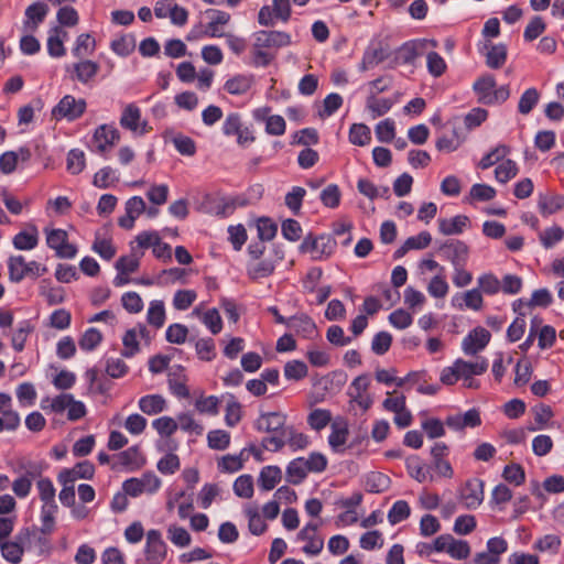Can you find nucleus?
Segmentation results:
<instances>
[{
	"label": "nucleus",
	"mask_w": 564,
	"mask_h": 564,
	"mask_svg": "<svg viewBox=\"0 0 564 564\" xmlns=\"http://www.w3.org/2000/svg\"><path fill=\"white\" fill-rule=\"evenodd\" d=\"M119 140V131L108 124H101L94 133V144L99 153L106 152Z\"/></svg>",
	"instance_id": "nucleus-15"
},
{
	"label": "nucleus",
	"mask_w": 564,
	"mask_h": 564,
	"mask_svg": "<svg viewBox=\"0 0 564 564\" xmlns=\"http://www.w3.org/2000/svg\"><path fill=\"white\" fill-rule=\"evenodd\" d=\"M256 46L281 48L291 44V36L282 31H259L254 33Z\"/></svg>",
	"instance_id": "nucleus-14"
},
{
	"label": "nucleus",
	"mask_w": 564,
	"mask_h": 564,
	"mask_svg": "<svg viewBox=\"0 0 564 564\" xmlns=\"http://www.w3.org/2000/svg\"><path fill=\"white\" fill-rule=\"evenodd\" d=\"M376 137L380 142L389 143L394 139L395 135V127L394 121L391 119H386L380 121L375 129Z\"/></svg>",
	"instance_id": "nucleus-64"
},
{
	"label": "nucleus",
	"mask_w": 564,
	"mask_h": 564,
	"mask_svg": "<svg viewBox=\"0 0 564 564\" xmlns=\"http://www.w3.org/2000/svg\"><path fill=\"white\" fill-rule=\"evenodd\" d=\"M96 47L95 40L88 33H83L77 36L76 43L72 53L75 57L83 58L94 53Z\"/></svg>",
	"instance_id": "nucleus-37"
},
{
	"label": "nucleus",
	"mask_w": 564,
	"mask_h": 564,
	"mask_svg": "<svg viewBox=\"0 0 564 564\" xmlns=\"http://www.w3.org/2000/svg\"><path fill=\"white\" fill-rule=\"evenodd\" d=\"M167 539L178 547H186L191 544L192 538L188 531L182 527L171 524L167 528Z\"/></svg>",
	"instance_id": "nucleus-45"
},
{
	"label": "nucleus",
	"mask_w": 564,
	"mask_h": 564,
	"mask_svg": "<svg viewBox=\"0 0 564 564\" xmlns=\"http://www.w3.org/2000/svg\"><path fill=\"white\" fill-rule=\"evenodd\" d=\"M207 443L213 449L224 451L230 444V434L224 430H213L207 434Z\"/></svg>",
	"instance_id": "nucleus-50"
},
{
	"label": "nucleus",
	"mask_w": 564,
	"mask_h": 564,
	"mask_svg": "<svg viewBox=\"0 0 564 564\" xmlns=\"http://www.w3.org/2000/svg\"><path fill=\"white\" fill-rule=\"evenodd\" d=\"M9 279L14 283L25 278L37 279L47 272V268L36 261H25L23 256H12L8 259Z\"/></svg>",
	"instance_id": "nucleus-1"
},
{
	"label": "nucleus",
	"mask_w": 564,
	"mask_h": 564,
	"mask_svg": "<svg viewBox=\"0 0 564 564\" xmlns=\"http://www.w3.org/2000/svg\"><path fill=\"white\" fill-rule=\"evenodd\" d=\"M0 416L7 422V430L14 431L19 427L21 419L18 412L11 409V397L0 392Z\"/></svg>",
	"instance_id": "nucleus-23"
},
{
	"label": "nucleus",
	"mask_w": 564,
	"mask_h": 564,
	"mask_svg": "<svg viewBox=\"0 0 564 564\" xmlns=\"http://www.w3.org/2000/svg\"><path fill=\"white\" fill-rule=\"evenodd\" d=\"M508 542L501 536H495L487 541V558L496 560L500 563V555L507 552Z\"/></svg>",
	"instance_id": "nucleus-52"
},
{
	"label": "nucleus",
	"mask_w": 564,
	"mask_h": 564,
	"mask_svg": "<svg viewBox=\"0 0 564 564\" xmlns=\"http://www.w3.org/2000/svg\"><path fill=\"white\" fill-rule=\"evenodd\" d=\"M481 424L479 411L470 409L464 414L457 413L446 419V425L454 431H462L465 427H476Z\"/></svg>",
	"instance_id": "nucleus-18"
},
{
	"label": "nucleus",
	"mask_w": 564,
	"mask_h": 564,
	"mask_svg": "<svg viewBox=\"0 0 564 564\" xmlns=\"http://www.w3.org/2000/svg\"><path fill=\"white\" fill-rule=\"evenodd\" d=\"M564 238V230L560 226H552L540 234V241L545 249L553 248Z\"/></svg>",
	"instance_id": "nucleus-49"
},
{
	"label": "nucleus",
	"mask_w": 564,
	"mask_h": 564,
	"mask_svg": "<svg viewBox=\"0 0 564 564\" xmlns=\"http://www.w3.org/2000/svg\"><path fill=\"white\" fill-rule=\"evenodd\" d=\"M371 139L370 129L364 123H354L349 130V141L359 147L369 143Z\"/></svg>",
	"instance_id": "nucleus-48"
},
{
	"label": "nucleus",
	"mask_w": 564,
	"mask_h": 564,
	"mask_svg": "<svg viewBox=\"0 0 564 564\" xmlns=\"http://www.w3.org/2000/svg\"><path fill=\"white\" fill-rule=\"evenodd\" d=\"M456 369L458 370V375L462 376L464 380H469L473 376H478L487 371L488 361L480 357L477 358L476 361L470 362L464 359L456 360Z\"/></svg>",
	"instance_id": "nucleus-21"
},
{
	"label": "nucleus",
	"mask_w": 564,
	"mask_h": 564,
	"mask_svg": "<svg viewBox=\"0 0 564 564\" xmlns=\"http://www.w3.org/2000/svg\"><path fill=\"white\" fill-rule=\"evenodd\" d=\"M86 109V101L82 98L76 99L72 95L64 96L53 108L52 116L55 119L66 118L69 121L78 119Z\"/></svg>",
	"instance_id": "nucleus-7"
},
{
	"label": "nucleus",
	"mask_w": 564,
	"mask_h": 564,
	"mask_svg": "<svg viewBox=\"0 0 564 564\" xmlns=\"http://www.w3.org/2000/svg\"><path fill=\"white\" fill-rule=\"evenodd\" d=\"M0 551L3 558L12 564H19L24 554V550L11 541L1 542Z\"/></svg>",
	"instance_id": "nucleus-47"
},
{
	"label": "nucleus",
	"mask_w": 564,
	"mask_h": 564,
	"mask_svg": "<svg viewBox=\"0 0 564 564\" xmlns=\"http://www.w3.org/2000/svg\"><path fill=\"white\" fill-rule=\"evenodd\" d=\"M243 512L248 519V527L252 534L260 535L267 530V524L259 512L258 506L248 505Z\"/></svg>",
	"instance_id": "nucleus-32"
},
{
	"label": "nucleus",
	"mask_w": 564,
	"mask_h": 564,
	"mask_svg": "<svg viewBox=\"0 0 564 564\" xmlns=\"http://www.w3.org/2000/svg\"><path fill=\"white\" fill-rule=\"evenodd\" d=\"M406 469L412 478L419 482H424L427 479L432 480V475L425 465L417 456H411L406 459Z\"/></svg>",
	"instance_id": "nucleus-34"
},
{
	"label": "nucleus",
	"mask_w": 564,
	"mask_h": 564,
	"mask_svg": "<svg viewBox=\"0 0 564 564\" xmlns=\"http://www.w3.org/2000/svg\"><path fill=\"white\" fill-rule=\"evenodd\" d=\"M459 499L467 509H476L484 501V481L468 479L459 490Z\"/></svg>",
	"instance_id": "nucleus-9"
},
{
	"label": "nucleus",
	"mask_w": 564,
	"mask_h": 564,
	"mask_svg": "<svg viewBox=\"0 0 564 564\" xmlns=\"http://www.w3.org/2000/svg\"><path fill=\"white\" fill-rule=\"evenodd\" d=\"M144 553L151 564H161L167 555V545L159 530L152 529L147 532Z\"/></svg>",
	"instance_id": "nucleus-6"
},
{
	"label": "nucleus",
	"mask_w": 564,
	"mask_h": 564,
	"mask_svg": "<svg viewBox=\"0 0 564 564\" xmlns=\"http://www.w3.org/2000/svg\"><path fill=\"white\" fill-rule=\"evenodd\" d=\"M491 335L484 327L474 328L462 343V349L465 355L474 356L485 349L490 341Z\"/></svg>",
	"instance_id": "nucleus-10"
},
{
	"label": "nucleus",
	"mask_w": 564,
	"mask_h": 564,
	"mask_svg": "<svg viewBox=\"0 0 564 564\" xmlns=\"http://www.w3.org/2000/svg\"><path fill=\"white\" fill-rule=\"evenodd\" d=\"M347 436H348V430L347 427L345 426H338L336 424H334L332 426V433L328 437V443L330 445V447L333 448V451L335 452H343V447L347 441Z\"/></svg>",
	"instance_id": "nucleus-59"
},
{
	"label": "nucleus",
	"mask_w": 564,
	"mask_h": 564,
	"mask_svg": "<svg viewBox=\"0 0 564 564\" xmlns=\"http://www.w3.org/2000/svg\"><path fill=\"white\" fill-rule=\"evenodd\" d=\"M282 479V470L278 466H265L259 475V486L263 490H272Z\"/></svg>",
	"instance_id": "nucleus-28"
},
{
	"label": "nucleus",
	"mask_w": 564,
	"mask_h": 564,
	"mask_svg": "<svg viewBox=\"0 0 564 564\" xmlns=\"http://www.w3.org/2000/svg\"><path fill=\"white\" fill-rule=\"evenodd\" d=\"M519 167L517 163L510 159L502 161L495 170V177L501 184L508 183L517 176Z\"/></svg>",
	"instance_id": "nucleus-40"
},
{
	"label": "nucleus",
	"mask_w": 564,
	"mask_h": 564,
	"mask_svg": "<svg viewBox=\"0 0 564 564\" xmlns=\"http://www.w3.org/2000/svg\"><path fill=\"white\" fill-rule=\"evenodd\" d=\"M310 473L304 457H297L286 466V481L293 485H300Z\"/></svg>",
	"instance_id": "nucleus-25"
},
{
	"label": "nucleus",
	"mask_w": 564,
	"mask_h": 564,
	"mask_svg": "<svg viewBox=\"0 0 564 564\" xmlns=\"http://www.w3.org/2000/svg\"><path fill=\"white\" fill-rule=\"evenodd\" d=\"M540 99V94L535 88L527 89L520 97L518 110L522 115H528L535 107Z\"/></svg>",
	"instance_id": "nucleus-54"
},
{
	"label": "nucleus",
	"mask_w": 564,
	"mask_h": 564,
	"mask_svg": "<svg viewBox=\"0 0 564 564\" xmlns=\"http://www.w3.org/2000/svg\"><path fill=\"white\" fill-rule=\"evenodd\" d=\"M253 84L252 75H236L225 83V90L230 95L246 94Z\"/></svg>",
	"instance_id": "nucleus-29"
},
{
	"label": "nucleus",
	"mask_w": 564,
	"mask_h": 564,
	"mask_svg": "<svg viewBox=\"0 0 564 564\" xmlns=\"http://www.w3.org/2000/svg\"><path fill=\"white\" fill-rule=\"evenodd\" d=\"M288 327L304 338L311 339L316 335V324L305 314L288 318Z\"/></svg>",
	"instance_id": "nucleus-20"
},
{
	"label": "nucleus",
	"mask_w": 564,
	"mask_h": 564,
	"mask_svg": "<svg viewBox=\"0 0 564 564\" xmlns=\"http://www.w3.org/2000/svg\"><path fill=\"white\" fill-rule=\"evenodd\" d=\"M318 529V524L308 522L299 533L297 539L306 541V545L303 547V552L311 555H317L321 553L324 546L322 539L315 536V532Z\"/></svg>",
	"instance_id": "nucleus-16"
},
{
	"label": "nucleus",
	"mask_w": 564,
	"mask_h": 564,
	"mask_svg": "<svg viewBox=\"0 0 564 564\" xmlns=\"http://www.w3.org/2000/svg\"><path fill=\"white\" fill-rule=\"evenodd\" d=\"M57 511L56 503H43L41 509V532L44 534L52 533L55 524V513Z\"/></svg>",
	"instance_id": "nucleus-46"
},
{
	"label": "nucleus",
	"mask_w": 564,
	"mask_h": 564,
	"mask_svg": "<svg viewBox=\"0 0 564 564\" xmlns=\"http://www.w3.org/2000/svg\"><path fill=\"white\" fill-rule=\"evenodd\" d=\"M469 224V218L465 215H457L453 218L438 219V229L443 235L462 234Z\"/></svg>",
	"instance_id": "nucleus-24"
},
{
	"label": "nucleus",
	"mask_w": 564,
	"mask_h": 564,
	"mask_svg": "<svg viewBox=\"0 0 564 564\" xmlns=\"http://www.w3.org/2000/svg\"><path fill=\"white\" fill-rule=\"evenodd\" d=\"M47 12L48 7L44 2H34L25 10V23H32V29H36L44 21Z\"/></svg>",
	"instance_id": "nucleus-38"
},
{
	"label": "nucleus",
	"mask_w": 564,
	"mask_h": 564,
	"mask_svg": "<svg viewBox=\"0 0 564 564\" xmlns=\"http://www.w3.org/2000/svg\"><path fill=\"white\" fill-rule=\"evenodd\" d=\"M426 66L429 73L434 77L442 76L446 70V63L444 58L436 52L427 53Z\"/></svg>",
	"instance_id": "nucleus-63"
},
{
	"label": "nucleus",
	"mask_w": 564,
	"mask_h": 564,
	"mask_svg": "<svg viewBox=\"0 0 564 564\" xmlns=\"http://www.w3.org/2000/svg\"><path fill=\"white\" fill-rule=\"evenodd\" d=\"M12 243L18 250H32L39 243V232L35 227L31 231H20L13 237Z\"/></svg>",
	"instance_id": "nucleus-33"
},
{
	"label": "nucleus",
	"mask_w": 564,
	"mask_h": 564,
	"mask_svg": "<svg viewBox=\"0 0 564 564\" xmlns=\"http://www.w3.org/2000/svg\"><path fill=\"white\" fill-rule=\"evenodd\" d=\"M67 36V32L61 28H54L47 39V52L52 57H62L65 55L66 50L64 46V37Z\"/></svg>",
	"instance_id": "nucleus-27"
},
{
	"label": "nucleus",
	"mask_w": 564,
	"mask_h": 564,
	"mask_svg": "<svg viewBox=\"0 0 564 564\" xmlns=\"http://www.w3.org/2000/svg\"><path fill=\"white\" fill-rule=\"evenodd\" d=\"M448 283L445 280L444 273L436 274L432 280L430 281L427 285V292L430 295L436 299H443L448 293Z\"/></svg>",
	"instance_id": "nucleus-62"
},
{
	"label": "nucleus",
	"mask_w": 564,
	"mask_h": 564,
	"mask_svg": "<svg viewBox=\"0 0 564 564\" xmlns=\"http://www.w3.org/2000/svg\"><path fill=\"white\" fill-rule=\"evenodd\" d=\"M389 56V50L381 41H372L367 46L359 69L366 72L373 68Z\"/></svg>",
	"instance_id": "nucleus-11"
},
{
	"label": "nucleus",
	"mask_w": 564,
	"mask_h": 564,
	"mask_svg": "<svg viewBox=\"0 0 564 564\" xmlns=\"http://www.w3.org/2000/svg\"><path fill=\"white\" fill-rule=\"evenodd\" d=\"M301 251L310 253L313 260H323L330 257L336 248V241L326 235L314 237L312 235L304 238L301 243Z\"/></svg>",
	"instance_id": "nucleus-3"
},
{
	"label": "nucleus",
	"mask_w": 564,
	"mask_h": 564,
	"mask_svg": "<svg viewBox=\"0 0 564 564\" xmlns=\"http://www.w3.org/2000/svg\"><path fill=\"white\" fill-rule=\"evenodd\" d=\"M262 446L271 452L281 451L286 444L292 451L304 449L308 445V437L303 433H297L292 426L285 430L284 435L279 436H267L262 438Z\"/></svg>",
	"instance_id": "nucleus-2"
},
{
	"label": "nucleus",
	"mask_w": 564,
	"mask_h": 564,
	"mask_svg": "<svg viewBox=\"0 0 564 564\" xmlns=\"http://www.w3.org/2000/svg\"><path fill=\"white\" fill-rule=\"evenodd\" d=\"M147 321L150 325L160 328L165 323V307L164 303L159 300L150 302Z\"/></svg>",
	"instance_id": "nucleus-39"
},
{
	"label": "nucleus",
	"mask_w": 564,
	"mask_h": 564,
	"mask_svg": "<svg viewBox=\"0 0 564 564\" xmlns=\"http://www.w3.org/2000/svg\"><path fill=\"white\" fill-rule=\"evenodd\" d=\"M510 153V148L505 144H500L487 153L479 162V167L487 170L503 160Z\"/></svg>",
	"instance_id": "nucleus-42"
},
{
	"label": "nucleus",
	"mask_w": 564,
	"mask_h": 564,
	"mask_svg": "<svg viewBox=\"0 0 564 564\" xmlns=\"http://www.w3.org/2000/svg\"><path fill=\"white\" fill-rule=\"evenodd\" d=\"M102 340L101 333L95 328H88L79 339V347L85 351L94 350Z\"/></svg>",
	"instance_id": "nucleus-57"
},
{
	"label": "nucleus",
	"mask_w": 564,
	"mask_h": 564,
	"mask_svg": "<svg viewBox=\"0 0 564 564\" xmlns=\"http://www.w3.org/2000/svg\"><path fill=\"white\" fill-rule=\"evenodd\" d=\"M94 465L89 462H82L75 465L72 469H64L58 475V480L62 485H74L77 479H89L94 476Z\"/></svg>",
	"instance_id": "nucleus-17"
},
{
	"label": "nucleus",
	"mask_w": 564,
	"mask_h": 564,
	"mask_svg": "<svg viewBox=\"0 0 564 564\" xmlns=\"http://www.w3.org/2000/svg\"><path fill=\"white\" fill-rule=\"evenodd\" d=\"M152 426L161 436L166 437L174 434L175 431L178 429L176 420L170 416H161L159 419H155L152 422Z\"/></svg>",
	"instance_id": "nucleus-60"
},
{
	"label": "nucleus",
	"mask_w": 564,
	"mask_h": 564,
	"mask_svg": "<svg viewBox=\"0 0 564 564\" xmlns=\"http://www.w3.org/2000/svg\"><path fill=\"white\" fill-rule=\"evenodd\" d=\"M411 509L405 500H398L388 512V520L391 524H397L409 518Z\"/></svg>",
	"instance_id": "nucleus-53"
},
{
	"label": "nucleus",
	"mask_w": 564,
	"mask_h": 564,
	"mask_svg": "<svg viewBox=\"0 0 564 564\" xmlns=\"http://www.w3.org/2000/svg\"><path fill=\"white\" fill-rule=\"evenodd\" d=\"M538 207L542 216L546 217L564 208V196L558 194H540Z\"/></svg>",
	"instance_id": "nucleus-22"
},
{
	"label": "nucleus",
	"mask_w": 564,
	"mask_h": 564,
	"mask_svg": "<svg viewBox=\"0 0 564 564\" xmlns=\"http://www.w3.org/2000/svg\"><path fill=\"white\" fill-rule=\"evenodd\" d=\"M139 408L148 415H155L166 409V400L160 394L144 395L139 400Z\"/></svg>",
	"instance_id": "nucleus-26"
},
{
	"label": "nucleus",
	"mask_w": 564,
	"mask_h": 564,
	"mask_svg": "<svg viewBox=\"0 0 564 564\" xmlns=\"http://www.w3.org/2000/svg\"><path fill=\"white\" fill-rule=\"evenodd\" d=\"M160 487L161 480L153 473L143 474L140 478L127 479L122 485L126 494H129V496L132 497H138L143 492L154 494L159 490Z\"/></svg>",
	"instance_id": "nucleus-5"
},
{
	"label": "nucleus",
	"mask_w": 564,
	"mask_h": 564,
	"mask_svg": "<svg viewBox=\"0 0 564 564\" xmlns=\"http://www.w3.org/2000/svg\"><path fill=\"white\" fill-rule=\"evenodd\" d=\"M171 141L182 155L192 156L196 153L195 141L189 137L177 133L171 138Z\"/></svg>",
	"instance_id": "nucleus-56"
},
{
	"label": "nucleus",
	"mask_w": 564,
	"mask_h": 564,
	"mask_svg": "<svg viewBox=\"0 0 564 564\" xmlns=\"http://www.w3.org/2000/svg\"><path fill=\"white\" fill-rule=\"evenodd\" d=\"M188 329L180 323L171 324L165 333L166 340L171 344L182 345L186 341Z\"/></svg>",
	"instance_id": "nucleus-61"
},
{
	"label": "nucleus",
	"mask_w": 564,
	"mask_h": 564,
	"mask_svg": "<svg viewBox=\"0 0 564 564\" xmlns=\"http://www.w3.org/2000/svg\"><path fill=\"white\" fill-rule=\"evenodd\" d=\"M32 332L33 326L29 321H22L19 323L11 337V344L14 350L22 351L24 349L26 339Z\"/></svg>",
	"instance_id": "nucleus-36"
},
{
	"label": "nucleus",
	"mask_w": 564,
	"mask_h": 564,
	"mask_svg": "<svg viewBox=\"0 0 564 564\" xmlns=\"http://www.w3.org/2000/svg\"><path fill=\"white\" fill-rule=\"evenodd\" d=\"M561 546V539L555 534H546L534 542V550L556 554Z\"/></svg>",
	"instance_id": "nucleus-51"
},
{
	"label": "nucleus",
	"mask_w": 564,
	"mask_h": 564,
	"mask_svg": "<svg viewBox=\"0 0 564 564\" xmlns=\"http://www.w3.org/2000/svg\"><path fill=\"white\" fill-rule=\"evenodd\" d=\"M441 251L451 260L454 267L464 265L468 257V247L460 240H448L442 247Z\"/></svg>",
	"instance_id": "nucleus-19"
},
{
	"label": "nucleus",
	"mask_w": 564,
	"mask_h": 564,
	"mask_svg": "<svg viewBox=\"0 0 564 564\" xmlns=\"http://www.w3.org/2000/svg\"><path fill=\"white\" fill-rule=\"evenodd\" d=\"M437 46L434 40H416L404 43L398 51V59L403 64H413L414 61L421 56L427 46Z\"/></svg>",
	"instance_id": "nucleus-12"
},
{
	"label": "nucleus",
	"mask_w": 564,
	"mask_h": 564,
	"mask_svg": "<svg viewBox=\"0 0 564 564\" xmlns=\"http://www.w3.org/2000/svg\"><path fill=\"white\" fill-rule=\"evenodd\" d=\"M118 181L117 172L112 167L106 166L94 175L93 184L98 188H108Z\"/></svg>",
	"instance_id": "nucleus-44"
},
{
	"label": "nucleus",
	"mask_w": 564,
	"mask_h": 564,
	"mask_svg": "<svg viewBox=\"0 0 564 564\" xmlns=\"http://www.w3.org/2000/svg\"><path fill=\"white\" fill-rule=\"evenodd\" d=\"M274 269V262L264 259L260 262H253L248 264L247 272L252 280H258L271 275Z\"/></svg>",
	"instance_id": "nucleus-41"
},
{
	"label": "nucleus",
	"mask_w": 564,
	"mask_h": 564,
	"mask_svg": "<svg viewBox=\"0 0 564 564\" xmlns=\"http://www.w3.org/2000/svg\"><path fill=\"white\" fill-rule=\"evenodd\" d=\"M286 416L281 412L262 413L254 422V427L259 432L269 433L270 436L284 435L289 426L285 425Z\"/></svg>",
	"instance_id": "nucleus-8"
},
{
	"label": "nucleus",
	"mask_w": 564,
	"mask_h": 564,
	"mask_svg": "<svg viewBox=\"0 0 564 564\" xmlns=\"http://www.w3.org/2000/svg\"><path fill=\"white\" fill-rule=\"evenodd\" d=\"M141 119V111L139 107L134 104H129L124 107L121 118L120 124L122 128L137 131L139 127V121Z\"/></svg>",
	"instance_id": "nucleus-35"
},
{
	"label": "nucleus",
	"mask_w": 564,
	"mask_h": 564,
	"mask_svg": "<svg viewBox=\"0 0 564 564\" xmlns=\"http://www.w3.org/2000/svg\"><path fill=\"white\" fill-rule=\"evenodd\" d=\"M46 235V245L55 251V256L61 259H73L77 254L75 245L68 242V235L63 229H44Z\"/></svg>",
	"instance_id": "nucleus-4"
},
{
	"label": "nucleus",
	"mask_w": 564,
	"mask_h": 564,
	"mask_svg": "<svg viewBox=\"0 0 564 564\" xmlns=\"http://www.w3.org/2000/svg\"><path fill=\"white\" fill-rule=\"evenodd\" d=\"M138 330L135 328L128 329L122 337L123 350L122 356L130 358L139 351Z\"/></svg>",
	"instance_id": "nucleus-58"
},
{
	"label": "nucleus",
	"mask_w": 564,
	"mask_h": 564,
	"mask_svg": "<svg viewBox=\"0 0 564 564\" xmlns=\"http://www.w3.org/2000/svg\"><path fill=\"white\" fill-rule=\"evenodd\" d=\"M73 70L75 73L74 78L86 84L97 75L99 65L90 59H84L74 64Z\"/></svg>",
	"instance_id": "nucleus-30"
},
{
	"label": "nucleus",
	"mask_w": 564,
	"mask_h": 564,
	"mask_svg": "<svg viewBox=\"0 0 564 564\" xmlns=\"http://www.w3.org/2000/svg\"><path fill=\"white\" fill-rule=\"evenodd\" d=\"M479 52L486 57V65L489 68L498 69L502 67L507 61V46L502 43L492 44L489 40H486Z\"/></svg>",
	"instance_id": "nucleus-13"
},
{
	"label": "nucleus",
	"mask_w": 564,
	"mask_h": 564,
	"mask_svg": "<svg viewBox=\"0 0 564 564\" xmlns=\"http://www.w3.org/2000/svg\"><path fill=\"white\" fill-rule=\"evenodd\" d=\"M478 289L487 295H494L500 291L501 282L492 273H485L478 278Z\"/></svg>",
	"instance_id": "nucleus-55"
},
{
	"label": "nucleus",
	"mask_w": 564,
	"mask_h": 564,
	"mask_svg": "<svg viewBox=\"0 0 564 564\" xmlns=\"http://www.w3.org/2000/svg\"><path fill=\"white\" fill-rule=\"evenodd\" d=\"M366 105L372 117L376 118L386 115L391 109L393 101L389 98H377L371 94L368 96Z\"/></svg>",
	"instance_id": "nucleus-43"
},
{
	"label": "nucleus",
	"mask_w": 564,
	"mask_h": 564,
	"mask_svg": "<svg viewBox=\"0 0 564 564\" xmlns=\"http://www.w3.org/2000/svg\"><path fill=\"white\" fill-rule=\"evenodd\" d=\"M185 376L183 373V369L177 367L175 370L170 371L169 373V387L173 394L180 398L189 397V390L185 383Z\"/></svg>",
	"instance_id": "nucleus-31"
}]
</instances>
